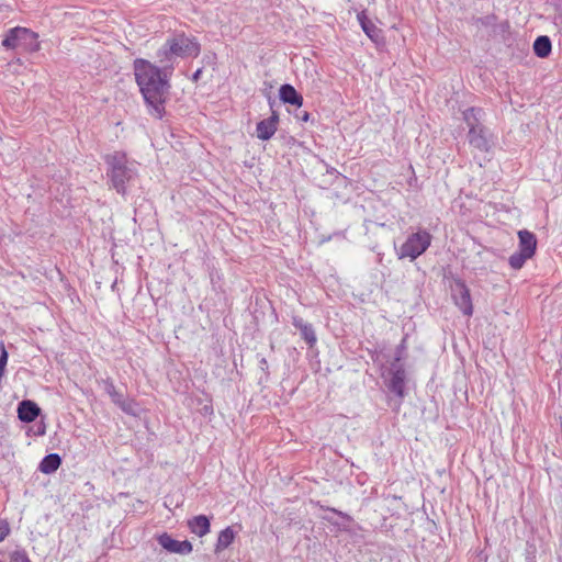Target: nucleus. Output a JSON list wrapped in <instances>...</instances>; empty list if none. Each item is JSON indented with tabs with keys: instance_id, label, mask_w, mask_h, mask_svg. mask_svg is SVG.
<instances>
[{
	"instance_id": "72a5a7b5",
	"label": "nucleus",
	"mask_w": 562,
	"mask_h": 562,
	"mask_svg": "<svg viewBox=\"0 0 562 562\" xmlns=\"http://www.w3.org/2000/svg\"><path fill=\"white\" fill-rule=\"evenodd\" d=\"M510 25L508 21H504L499 24V29L502 32H507L509 30Z\"/></svg>"
},
{
	"instance_id": "f704fd0d",
	"label": "nucleus",
	"mask_w": 562,
	"mask_h": 562,
	"mask_svg": "<svg viewBox=\"0 0 562 562\" xmlns=\"http://www.w3.org/2000/svg\"><path fill=\"white\" fill-rule=\"evenodd\" d=\"M44 434H45V426L43 425V426L38 427L36 435L43 436Z\"/></svg>"
},
{
	"instance_id": "4be33fe9",
	"label": "nucleus",
	"mask_w": 562,
	"mask_h": 562,
	"mask_svg": "<svg viewBox=\"0 0 562 562\" xmlns=\"http://www.w3.org/2000/svg\"><path fill=\"white\" fill-rule=\"evenodd\" d=\"M532 257V255L522 252L521 250L518 249L508 258V263L510 268H513L514 270H519L524 267L526 261Z\"/></svg>"
},
{
	"instance_id": "c85d7f7f",
	"label": "nucleus",
	"mask_w": 562,
	"mask_h": 562,
	"mask_svg": "<svg viewBox=\"0 0 562 562\" xmlns=\"http://www.w3.org/2000/svg\"><path fill=\"white\" fill-rule=\"evenodd\" d=\"M526 562H536V548H535V546H528Z\"/></svg>"
},
{
	"instance_id": "e433bc0d",
	"label": "nucleus",
	"mask_w": 562,
	"mask_h": 562,
	"mask_svg": "<svg viewBox=\"0 0 562 562\" xmlns=\"http://www.w3.org/2000/svg\"><path fill=\"white\" fill-rule=\"evenodd\" d=\"M324 519H326L327 521H329V522H331V524H333V521L330 520V518L324 517ZM334 525H337V524H336V522H334Z\"/></svg>"
},
{
	"instance_id": "ddd939ff",
	"label": "nucleus",
	"mask_w": 562,
	"mask_h": 562,
	"mask_svg": "<svg viewBox=\"0 0 562 562\" xmlns=\"http://www.w3.org/2000/svg\"><path fill=\"white\" fill-rule=\"evenodd\" d=\"M18 418L22 423H32L34 422L41 414L40 406L31 400H23L18 404Z\"/></svg>"
},
{
	"instance_id": "20e7f679",
	"label": "nucleus",
	"mask_w": 562,
	"mask_h": 562,
	"mask_svg": "<svg viewBox=\"0 0 562 562\" xmlns=\"http://www.w3.org/2000/svg\"><path fill=\"white\" fill-rule=\"evenodd\" d=\"M1 44L7 49L22 48L23 50L30 53L40 50L37 33L21 26L10 29Z\"/></svg>"
},
{
	"instance_id": "473e14b6",
	"label": "nucleus",
	"mask_w": 562,
	"mask_h": 562,
	"mask_svg": "<svg viewBox=\"0 0 562 562\" xmlns=\"http://www.w3.org/2000/svg\"><path fill=\"white\" fill-rule=\"evenodd\" d=\"M202 72H203V68H199V69H196V70L193 72V75H192V77H191V80H192L193 82H198V81L200 80L201 76H202Z\"/></svg>"
},
{
	"instance_id": "c9c22d12",
	"label": "nucleus",
	"mask_w": 562,
	"mask_h": 562,
	"mask_svg": "<svg viewBox=\"0 0 562 562\" xmlns=\"http://www.w3.org/2000/svg\"><path fill=\"white\" fill-rule=\"evenodd\" d=\"M204 412H205V413H212V412H213V409H212V407H211V406H204Z\"/></svg>"
},
{
	"instance_id": "2eb2a0df",
	"label": "nucleus",
	"mask_w": 562,
	"mask_h": 562,
	"mask_svg": "<svg viewBox=\"0 0 562 562\" xmlns=\"http://www.w3.org/2000/svg\"><path fill=\"white\" fill-rule=\"evenodd\" d=\"M485 113L483 109L471 106L463 111V121L467 124L469 131H473L483 126V117Z\"/></svg>"
},
{
	"instance_id": "f03ea898",
	"label": "nucleus",
	"mask_w": 562,
	"mask_h": 562,
	"mask_svg": "<svg viewBox=\"0 0 562 562\" xmlns=\"http://www.w3.org/2000/svg\"><path fill=\"white\" fill-rule=\"evenodd\" d=\"M200 53L201 45L196 38L180 32L169 36L156 56L159 65H166L167 71H173L177 58L198 57Z\"/></svg>"
},
{
	"instance_id": "4c0bfd02",
	"label": "nucleus",
	"mask_w": 562,
	"mask_h": 562,
	"mask_svg": "<svg viewBox=\"0 0 562 562\" xmlns=\"http://www.w3.org/2000/svg\"><path fill=\"white\" fill-rule=\"evenodd\" d=\"M0 562H2V561L0 560Z\"/></svg>"
},
{
	"instance_id": "f3484780",
	"label": "nucleus",
	"mask_w": 562,
	"mask_h": 562,
	"mask_svg": "<svg viewBox=\"0 0 562 562\" xmlns=\"http://www.w3.org/2000/svg\"><path fill=\"white\" fill-rule=\"evenodd\" d=\"M190 531L199 537L207 535L211 530L210 518L205 515H198L188 520Z\"/></svg>"
},
{
	"instance_id": "423d86ee",
	"label": "nucleus",
	"mask_w": 562,
	"mask_h": 562,
	"mask_svg": "<svg viewBox=\"0 0 562 562\" xmlns=\"http://www.w3.org/2000/svg\"><path fill=\"white\" fill-rule=\"evenodd\" d=\"M451 292L456 305L464 315L471 316L473 314V305L470 290L465 282L461 279H456L451 285Z\"/></svg>"
},
{
	"instance_id": "9b49d317",
	"label": "nucleus",
	"mask_w": 562,
	"mask_h": 562,
	"mask_svg": "<svg viewBox=\"0 0 562 562\" xmlns=\"http://www.w3.org/2000/svg\"><path fill=\"white\" fill-rule=\"evenodd\" d=\"M362 31L376 45L384 43L382 31L367 16L364 11L357 15Z\"/></svg>"
},
{
	"instance_id": "f8f14e48",
	"label": "nucleus",
	"mask_w": 562,
	"mask_h": 562,
	"mask_svg": "<svg viewBox=\"0 0 562 562\" xmlns=\"http://www.w3.org/2000/svg\"><path fill=\"white\" fill-rule=\"evenodd\" d=\"M292 325L300 330L302 339H304L310 348H313L316 345L317 336L311 323H307L302 317L294 315L292 316Z\"/></svg>"
},
{
	"instance_id": "6ab92c4d",
	"label": "nucleus",
	"mask_w": 562,
	"mask_h": 562,
	"mask_svg": "<svg viewBox=\"0 0 562 562\" xmlns=\"http://www.w3.org/2000/svg\"><path fill=\"white\" fill-rule=\"evenodd\" d=\"M61 464V457L58 453L45 456L38 464V470L44 474L55 473Z\"/></svg>"
},
{
	"instance_id": "aec40b11",
	"label": "nucleus",
	"mask_w": 562,
	"mask_h": 562,
	"mask_svg": "<svg viewBox=\"0 0 562 562\" xmlns=\"http://www.w3.org/2000/svg\"><path fill=\"white\" fill-rule=\"evenodd\" d=\"M236 532L233 530L232 527H226L225 529H223L218 533L214 552L217 554L227 549L234 542Z\"/></svg>"
},
{
	"instance_id": "dca6fc26",
	"label": "nucleus",
	"mask_w": 562,
	"mask_h": 562,
	"mask_svg": "<svg viewBox=\"0 0 562 562\" xmlns=\"http://www.w3.org/2000/svg\"><path fill=\"white\" fill-rule=\"evenodd\" d=\"M518 249L535 256L538 244L536 235L527 229H521L518 232Z\"/></svg>"
},
{
	"instance_id": "412c9836",
	"label": "nucleus",
	"mask_w": 562,
	"mask_h": 562,
	"mask_svg": "<svg viewBox=\"0 0 562 562\" xmlns=\"http://www.w3.org/2000/svg\"><path fill=\"white\" fill-rule=\"evenodd\" d=\"M532 48L537 57L546 58L551 54V40L547 35H540L535 40Z\"/></svg>"
},
{
	"instance_id": "a878e982",
	"label": "nucleus",
	"mask_w": 562,
	"mask_h": 562,
	"mask_svg": "<svg viewBox=\"0 0 562 562\" xmlns=\"http://www.w3.org/2000/svg\"><path fill=\"white\" fill-rule=\"evenodd\" d=\"M10 525L7 519L0 518V542L3 541L10 533Z\"/></svg>"
},
{
	"instance_id": "7ed1b4c3",
	"label": "nucleus",
	"mask_w": 562,
	"mask_h": 562,
	"mask_svg": "<svg viewBox=\"0 0 562 562\" xmlns=\"http://www.w3.org/2000/svg\"><path fill=\"white\" fill-rule=\"evenodd\" d=\"M108 165L106 177L113 188L119 194L125 196L128 187L133 183L138 173L134 162H130L126 154L123 151H114L105 156Z\"/></svg>"
},
{
	"instance_id": "0eeeda50",
	"label": "nucleus",
	"mask_w": 562,
	"mask_h": 562,
	"mask_svg": "<svg viewBox=\"0 0 562 562\" xmlns=\"http://www.w3.org/2000/svg\"><path fill=\"white\" fill-rule=\"evenodd\" d=\"M103 384L105 393L116 406L128 415H135V402L117 391L112 379L103 380Z\"/></svg>"
},
{
	"instance_id": "4468645a",
	"label": "nucleus",
	"mask_w": 562,
	"mask_h": 562,
	"mask_svg": "<svg viewBox=\"0 0 562 562\" xmlns=\"http://www.w3.org/2000/svg\"><path fill=\"white\" fill-rule=\"evenodd\" d=\"M279 98L283 103L301 108L303 104V97L290 83H284L279 89Z\"/></svg>"
},
{
	"instance_id": "393cba45",
	"label": "nucleus",
	"mask_w": 562,
	"mask_h": 562,
	"mask_svg": "<svg viewBox=\"0 0 562 562\" xmlns=\"http://www.w3.org/2000/svg\"><path fill=\"white\" fill-rule=\"evenodd\" d=\"M10 562H31L25 551H14L10 555Z\"/></svg>"
},
{
	"instance_id": "b1692460",
	"label": "nucleus",
	"mask_w": 562,
	"mask_h": 562,
	"mask_svg": "<svg viewBox=\"0 0 562 562\" xmlns=\"http://www.w3.org/2000/svg\"><path fill=\"white\" fill-rule=\"evenodd\" d=\"M495 22H496V15L495 14H488V15H485V16L477 18L475 20L476 24H481L482 26H485V27L494 25Z\"/></svg>"
},
{
	"instance_id": "7c9ffc66",
	"label": "nucleus",
	"mask_w": 562,
	"mask_h": 562,
	"mask_svg": "<svg viewBox=\"0 0 562 562\" xmlns=\"http://www.w3.org/2000/svg\"><path fill=\"white\" fill-rule=\"evenodd\" d=\"M295 116H296L297 121H300V122H308L311 119V114L306 111L297 113Z\"/></svg>"
},
{
	"instance_id": "2f4dec72",
	"label": "nucleus",
	"mask_w": 562,
	"mask_h": 562,
	"mask_svg": "<svg viewBox=\"0 0 562 562\" xmlns=\"http://www.w3.org/2000/svg\"><path fill=\"white\" fill-rule=\"evenodd\" d=\"M259 368L266 373V375H269V366L266 358H261L259 360Z\"/></svg>"
},
{
	"instance_id": "f257e3e1",
	"label": "nucleus",
	"mask_w": 562,
	"mask_h": 562,
	"mask_svg": "<svg viewBox=\"0 0 562 562\" xmlns=\"http://www.w3.org/2000/svg\"><path fill=\"white\" fill-rule=\"evenodd\" d=\"M165 66H156L144 58H136L133 63L136 83L149 114L156 119H162L165 114V102L170 89L169 77L172 71H167Z\"/></svg>"
},
{
	"instance_id": "6e6552de",
	"label": "nucleus",
	"mask_w": 562,
	"mask_h": 562,
	"mask_svg": "<svg viewBox=\"0 0 562 562\" xmlns=\"http://www.w3.org/2000/svg\"><path fill=\"white\" fill-rule=\"evenodd\" d=\"M158 543L168 552L177 554H189L193 547L189 540L179 541L173 539L169 533L164 532L157 537Z\"/></svg>"
},
{
	"instance_id": "9d476101",
	"label": "nucleus",
	"mask_w": 562,
	"mask_h": 562,
	"mask_svg": "<svg viewBox=\"0 0 562 562\" xmlns=\"http://www.w3.org/2000/svg\"><path fill=\"white\" fill-rule=\"evenodd\" d=\"M468 140L471 146L480 151L487 153L491 148L488 130L483 125L468 132Z\"/></svg>"
},
{
	"instance_id": "a211bd4d",
	"label": "nucleus",
	"mask_w": 562,
	"mask_h": 562,
	"mask_svg": "<svg viewBox=\"0 0 562 562\" xmlns=\"http://www.w3.org/2000/svg\"><path fill=\"white\" fill-rule=\"evenodd\" d=\"M405 378L406 373H402L398 370L396 372L391 373V378L387 382V389L397 395L400 398L405 396Z\"/></svg>"
},
{
	"instance_id": "1a4fd4ad",
	"label": "nucleus",
	"mask_w": 562,
	"mask_h": 562,
	"mask_svg": "<svg viewBox=\"0 0 562 562\" xmlns=\"http://www.w3.org/2000/svg\"><path fill=\"white\" fill-rule=\"evenodd\" d=\"M279 113L272 110L268 119L259 121L256 125V136L261 140H269L277 132Z\"/></svg>"
},
{
	"instance_id": "c756f323",
	"label": "nucleus",
	"mask_w": 562,
	"mask_h": 562,
	"mask_svg": "<svg viewBox=\"0 0 562 562\" xmlns=\"http://www.w3.org/2000/svg\"><path fill=\"white\" fill-rule=\"evenodd\" d=\"M404 340L396 347L395 349V356L394 358H400V359H403V355H404V350H405V345H404Z\"/></svg>"
},
{
	"instance_id": "5701e85b",
	"label": "nucleus",
	"mask_w": 562,
	"mask_h": 562,
	"mask_svg": "<svg viewBox=\"0 0 562 562\" xmlns=\"http://www.w3.org/2000/svg\"><path fill=\"white\" fill-rule=\"evenodd\" d=\"M9 353L3 341H0V390L2 389V380L5 376V368L8 364Z\"/></svg>"
},
{
	"instance_id": "39448f33",
	"label": "nucleus",
	"mask_w": 562,
	"mask_h": 562,
	"mask_svg": "<svg viewBox=\"0 0 562 562\" xmlns=\"http://www.w3.org/2000/svg\"><path fill=\"white\" fill-rule=\"evenodd\" d=\"M432 236L426 229L411 234L397 251L400 259L409 258L411 261L422 256L431 245Z\"/></svg>"
},
{
	"instance_id": "bb28decb",
	"label": "nucleus",
	"mask_w": 562,
	"mask_h": 562,
	"mask_svg": "<svg viewBox=\"0 0 562 562\" xmlns=\"http://www.w3.org/2000/svg\"><path fill=\"white\" fill-rule=\"evenodd\" d=\"M401 361L402 359L400 358L393 359V361L391 362L390 373L396 372V370H398L402 373L405 372L404 366Z\"/></svg>"
},
{
	"instance_id": "cd10ccee",
	"label": "nucleus",
	"mask_w": 562,
	"mask_h": 562,
	"mask_svg": "<svg viewBox=\"0 0 562 562\" xmlns=\"http://www.w3.org/2000/svg\"><path fill=\"white\" fill-rule=\"evenodd\" d=\"M322 508L338 515L339 517L346 519L347 521H352V517L350 515H348L347 513H344V512L338 510V509L333 508V507H324V506H322Z\"/></svg>"
}]
</instances>
